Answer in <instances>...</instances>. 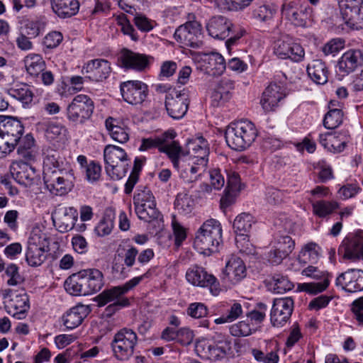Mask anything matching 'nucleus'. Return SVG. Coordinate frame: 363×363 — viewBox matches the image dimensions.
Returning <instances> with one entry per match:
<instances>
[{"label":"nucleus","instance_id":"42","mask_svg":"<svg viewBox=\"0 0 363 363\" xmlns=\"http://www.w3.org/2000/svg\"><path fill=\"white\" fill-rule=\"evenodd\" d=\"M254 223L252 215L242 213L238 215L233 222L235 232L240 235H245L250 231Z\"/></svg>","mask_w":363,"mask_h":363},{"label":"nucleus","instance_id":"4","mask_svg":"<svg viewBox=\"0 0 363 363\" xmlns=\"http://www.w3.org/2000/svg\"><path fill=\"white\" fill-rule=\"evenodd\" d=\"M169 159L174 167L178 170L179 177L186 184L196 182L206 170L207 166L204 160L197 161L186 157L179 145L174 148V152L171 153Z\"/></svg>","mask_w":363,"mask_h":363},{"label":"nucleus","instance_id":"35","mask_svg":"<svg viewBox=\"0 0 363 363\" xmlns=\"http://www.w3.org/2000/svg\"><path fill=\"white\" fill-rule=\"evenodd\" d=\"M9 94L21 101L23 105H28L33 101V92L26 84H16L8 91Z\"/></svg>","mask_w":363,"mask_h":363},{"label":"nucleus","instance_id":"46","mask_svg":"<svg viewBox=\"0 0 363 363\" xmlns=\"http://www.w3.org/2000/svg\"><path fill=\"white\" fill-rule=\"evenodd\" d=\"M123 262L128 267H132L136 264L138 250L129 243V240H123Z\"/></svg>","mask_w":363,"mask_h":363},{"label":"nucleus","instance_id":"5","mask_svg":"<svg viewBox=\"0 0 363 363\" xmlns=\"http://www.w3.org/2000/svg\"><path fill=\"white\" fill-rule=\"evenodd\" d=\"M74 179L73 170L69 167L54 170L47 168L43 171L45 185L55 196H63L69 193L74 186Z\"/></svg>","mask_w":363,"mask_h":363},{"label":"nucleus","instance_id":"59","mask_svg":"<svg viewBox=\"0 0 363 363\" xmlns=\"http://www.w3.org/2000/svg\"><path fill=\"white\" fill-rule=\"evenodd\" d=\"M194 333L189 328H183L177 330V340L183 345H189L194 340Z\"/></svg>","mask_w":363,"mask_h":363},{"label":"nucleus","instance_id":"34","mask_svg":"<svg viewBox=\"0 0 363 363\" xmlns=\"http://www.w3.org/2000/svg\"><path fill=\"white\" fill-rule=\"evenodd\" d=\"M294 308V301L291 298H276L271 309V317L290 318Z\"/></svg>","mask_w":363,"mask_h":363},{"label":"nucleus","instance_id":"54","mask_svg":"<svg viewBox=\"0 0 363 363\" xmlns=\"http://www.w3.org/2000/svg\"><path fill=\"white\" fill-rule=\"evenodd\" d=\"M133 21L137 28L144 32H148L154 27V22L143 14H137L134 17Z\"/></svg>","mask_w":363,"mask_h":363},{"label":"nucleus","instance_id":"38","mask_svg":"<svg viewBox=\"0 0 363 363\" xmlns=\"http://www.w3.org/2000/svg\"><path fill=\"white\" fill-rule=\"evenodd\" d=\"M206 69L209 75H220L225 69V62L223 57L217 52L209 55Z\"/></svg>","mask_w":363,"mask_h":363},{"label":"nucleus","instance_id":"9","mask_svg":"<svg viewBox=\"0 0 363 363\" xmlns=\"http://www.w3.org/2000/svg\"><path fill=\"white\" fill-rule=\"evenodd\" d=\"M136 333L128 328H123L114 336L112 350L115 357L121 361L128 360L134 352L137 343Z\"/></svg>","mask_w":363,"mask_h":363},{"label":"nucleus","instance_id":"28","mask_svg":"<svg viewBox=\"0 0 363 363\" xmlns=\"http://www.w3.org/2000/svg\"><path fill=\"white\" fill-rule=\"evenodd\" d=\"M50 3L53 12L61 18L74 16L79 9L77 0H50Z\"/></svg>","mask_w":363,"mask_h":363},{"label":"nucleus","instance_id":"1","mask_svg":"<svg viewBox=\"0 0 363 363\" xmlns=\"http://www.w3.org/2000/svg\"><path fill=\"white\" fill-rule=\"evenodd\" d=\"M104 276L97 269H86L70 275L65 282L66 291L73 296H89L104 285Z\"/></svg>","mask_w":363,"mask_h":363},{"label":"nucleus","instance_id":"61","mask_svg":"<svg viewBox=\"0 0 363 363\" xmlns=\"http://www.w3.org/2000/svg\"><path fill=\"white\" fill-rule=\"evenodd\" d=\"M40 28L37 22L28 21L22 28L21 33L30 38H35L39 35Z\"/></svg>","mask_w":363,"mask_h":363},{"label":"nucleus","instance_id":"14","mask_svg":"<svg viewBox=\"0 0 363 363\" xmlns=\"http://www.w3.org/2000/svg\"><path fill=\"white\" fill-rule=\"evenodd\" d=\"M186 280L192 285L199 287H209L211 294L217 296L220 291V284L216 278L208 274L203 267L194 266L186 273Z\"/></svg>","mask_w":363,"mask_h":363},{"label":"nucleus","instance_id":"18","mask_svg":"<svg viewBox=\"0 0 363 363\" xmlns=\"http://www.w3.org/2000/svg\"><path fill=\"white\" fill-rule=\"evenodd\" d=\"M143 276L134 277L122 286H114L110 289L105 290L96 297V301L99 306H105L110 301L119 298L130 289L136 286L143 279Z\"/></svg>","mask_w":363,"mask_h":363},{"label":"nucleus","instance_id":"19","mask_svg":"<svg viewBox=\"0 0 363 363\" xmlns=\"http://www.w3.org/2000/svg\"><path fill=\"white\" fill-rule=\"evenodd\" d=\"M208 34L213 38L224 40L233 31V25L230 19L223 16L212 17L206 25Z\"/></svg>","mask_w":363,"mask_h":363},{"label":"nucleus","instance_id":"10","mask_svg":"<svg viewBox=\"0 0 363 363\" xmlns=\"http://www.w3.org/2000/svg\"><path fill=\"white\" fill-rule=\"evenodd\" d=\"M190 103L188 92L183 90L173 89L165 96V108L167 114L173 119L182 118L187 112Z\"/></svg>","mask_w":363,"mask_h":363},{"label":"nucleus","instance_id":"44","mask_svg":"<svg viewBox=\"0 0 363 363\" xmlns=\"http://www.w3.org/2000/svg\"><path fill=\"white\" fill-rule=\"evenodd\" d=\"M174 208L181 213H189L194 208V200L187 194L179 193L174 201Z\"/></svg>","mask_w":363,"mask_h":363},{"label":"nucleus","instance_id":"11","mask_svg":"<svg viewBox=\"0 0 363 363\" xmlns=\"http://www.w3.org/2000/svg\"><path fill=\"white\" fill-rule=\"evenodd\" d=\"M94 108V102L88 96L79 94L68 105L67 116L69 121L82 123L91 117Z\"/></svg>","mask_w":363,"mask_h":363},{"label":"nucleus","instance_id":"48","mask_svg":"<svg viewBox=\"0 0 363 363\" xmlns=\"http://www.w3.org/2000/svg\"><path fill=\"white\" fill-rule=\"evenodd\" d=\"M294 246L295 242L288 235L279 236L276 244L282 256H289L294 250Z\"/></svg>","mask_w":363,"mask_h":363},{"label":"nucleus","instance_id":"51","mask_svg":"<svg viewBox=\"0 0 363 363\" xmlns=\"http://www.w3.org/2000/svg\"><path fill=\"white\" fill-rule=\"evenodd\" d=\"M6 274L9 277L7 284L10 286H16L23 281V277L18 273V267L14 264H9L6 269Z\"/></svg>","mask_w":363,"mask_h":363},{"label":"nucleus","instance_id":"12","mask_svg":"<svg viewBox=\"0 0 363 363\" xmlns=\"http://www.w3.org/2000/svg\"><path fill=\"white\" fill-rule=\"evenodd\" d=\"M174 39L184 46L198 48L203 45L201 25L189 21L180 26L174 32Z\"/></svg>","mask_w":363,"mask_h":363},{"label":"nucleus","instance_id":"15","mask_svg":"<svg viewBox=\"0 0 363 363\" xmlns=\"http://www.w3.org/2000/svg\"><path fill=\"white\" fill-rule=\"evenodd\" d=\"M124 101L133 105L143 103L147 96V86L140 81H128L121 84Z\"/></svg>","mask_w":363,"mask_h":363},{"label":"nucleus","instance_id":"27","mask_svg":"<svg viewBox=\"0 0 363 363\" xmlns=\"http://www.w3.org/2000/svg\"><path fill=\"white\" fill-rule=\"evenodd\" d=\"M234 87V81L226 77L221 79L211 94L212 105L219 106L228 101L231 97V91Z\"/></svg>","mask_w":363,"mask_h":363},{"label":"nucleus","instance_id":"58","mask_svg":"<svg viewBox=\"0 0 363 363\" xmlns=\"http://www.w3.org/2000/svg\"><path fill=\"white\" fill-rule=\"evenodd\" d=\"M101 174V166L94 162H91L86 167V179L91 182L96 181Z\"/></svg>","mask_w":363,"mask_h":363},{"label":"nucleus","instance_id":"6","mask_svg":"<svg viewBox=\"0 0 363 363\" xmlns=\"http://www.w3.org/2000/svg\"><path fill=\"white\" fill-rule=\"evenodd\" d=\"M23 126L18 119L9 117H0V150L4 153H10L19 142Z\"/></svg>","mask_w":363,"mask_h":363},{"label":"nucleus","instance_id":"49","mask_svg":"<svg viewBox=\"0 0 363 363\" xmlns=\"http://www.w3.org/2000/svg\"><path fill=\"white\" fill-rule=\"evenodd\" d=\"M274 291L277 294H282L294 288V284L286 277L280 274L272 277Z\"/></svg>","mask_w":363,"mask_h":363},{"label":"nucleus","instance_id":"13","mask_svg":"<svg viewBox=\"0 0 363 363\" xmlns=\"http://www.w3.org/2000/svg\"><path fill=\"white\" fill-rule=\"evenodd\" d=\"M177 133L174 130H167L160 136L154 138H143L141 145L139 147L140 151H147L157 148L160 152L167 155L169 158L171 153L174 152V148L177 147L179 143L177 141L169 142L174 139Z\"/></svg>","mask_w":363,"mask_h":363},{"label":"nucleus","instance_id":"52","mask_svg":"<svg viewBox=\"0 0 363 363\" xmlns=\"http://www.w3.org/2000/svg\"><path fill=\"white\" fill-rule=\"evenodd\" d=\"M187 313L191 318H205L208 315V309L203 303H194L189 306Z\"/></svg>","mask_w":363,"mask_h":363},{"label":"nucleus","instance_id":"29","mask_svg":"<svg viewBox=\"0 0 363 363\" xmlns=\"http://www.w3.org/2000/svg\"><path fill=\"white\" fill-rule=\"evenodd\" d=\"M281 87L276 84L269 85L262 94L261 104L266 111H271L284 98Z\"/></svg>","mask_w":363,"mask_h":363},{"label":"nucleus","instance_id":"17","mask_svg":"<svg viewBox=\"0 0 363 363\" xmlns=\"http://www.w3.org/2000/svg\"><path fill=\"white\" fill-rule=\"evenodd\" d=\"M302 274L315 279H323L318 283H304L298 286L301 291H306L310 294H317L323 291L329 285V280L327 274L320 271L318 267L308 266L302 271Z\"/></svg>","mask_w":363,"mask_h":363},{"label":"nucleus","instance_id":"45","mask_svg":"<svg viewBox=\"0 0 363 363\" xmlns=\"http://www.w3.org/2000/svg\"><path fill=\"white\" fill-rule=\"evenodd\" d=\"M338 208L335 201H318L313 203V212L319 217H325Z\"/></svg>","mask_w":363,"mask_h":363},{"label":"nucleus","instance_id":"60","mask_svg":"<svg viewBox=\"0 0 363 363\" xmlns=\"http://www.w3.org/2000/svg\"><path fill=\"white\" fill-rule=\"evenodd\" d=\"M253 0H223V4L228 10H242L248 6Z\"/></svg>","mask_w":363,"mask_h":363},{"label":"nucleus","instance_id":"53","mask_svg":"<svg viewBox=\"0 0 363 363\" xmlns=\"http://www.w3.org/2000/svg\"><path fill=\"white\" fill-rule=\"evenodd\" d=\"M63 36L60 32L52 31L46 35L43 43L48 48H55L62 41Z\"/></svg>","mask_w":363,"mask_h":363},{"label":"nucleus","instance_id":"64","mask_svg":"<svg viewBox=\"0 0 363 363\" xmlns=\"http://www.w3.org/2000/svg\"><path fill=\"white\" fill-rule=\"evenodd\" d=\"M76 340L73 335L62 334L55 337V344L58 349H63Z\"/></svg>","mask_w":363,"mask_h":363},{"label":"nucleus","instance_id":"62","mask_svg":"<svg viewBox=\"0 0 363 363\" xmlns=\"http://www.w3.org/2000/svg\"><path fill=\"white\" fill-rule=\"evenodd\" d=\"M360 190L356 184H347L341 187L338 191L340 196L343 199L353 197Z\"/></svg>","mask_w":363,"mask_h":363},{"label":"nucleus","instance_id":"21","mask_svg":"<svg viewBox=\"0 0 363 363\" xmlns=\"http://www.w3.org/2000/svg\"><path fill=\"white\" fill-rule=\"evenodd\" d=\"M10 172L17 182L25 186L33 184L37 177L35 168L23 161L13 162Z\"/></svg>","mask_w":363,"mask_h":363},{"label":"nucleus","instance_id":"22","mask_svg":"<svg viewBox=\"0 0 363 363\" xmlns=\"http://www.w3.org/2000/svg\"><path fill=\"white\" fill-rule=\"evenodd\" d=\"M339 70L345 74L354 72L363 65V50L350 49L345 52L338 61Z\"/></svg>","mask_w":363,"mask_h":363},{"label":"nucleus","instance_id":"16","mask_svg":"<svg viewBox=\"0 0 363 363\" xmlns=\"http://www.w3.org/2000/svg\"><path fill=\"white\" fill-rule=\"evenodd\" d=\"M337 286L350 293L363 290V271L351 269L340 274L335 281Z\"/></svg>","mask_w":363,"mask_h":363},{"label":"nucleus","instance_id":"8","mask_svg":"<svg viewBox=\"0 0 363 363\" xmlns=\"http://www.w3.org/2000/svg\"><path fill=\"white\" fill-rule=\"evenodd\" d=\"M133 203L135 213L140 220L150 222L158 218L160 213L156 209L155 197L147 188L137 190L133 197Z\"/></svg>","mask_w":363,"mask_h":363},{"label":"nucleus","instance_id":"3","mask_svg":"<svg viewBox=\"0 0 363 363\" xmlns=\"http://www.w3.org/2000/svg\"><path fill=\"white\" fill-rule=\"evenodd\" d=\"M222 241V227L220 222L216 219H209L198 230L194 245L201 253L210 255L218 252Z\"/></svg>","mask_w":363,"mask_h":363},{"label":"nucleus","instance_id":"25","mask_svg":"<svg viewBox=\"0 0 363 363\" xmlns=\"http://www.w3.org/2000/svg\"><path fill=\"white\" fill-rule=\"evenodd\" d=\"M184 154L189 160H204L208 164L209 151L207 142L202 136L188 140L186 152Z\"/></svg>","mask_w":363,"mask_h":363},{"label":"nucleus","instance_id":"30","mask_svg":"<svg viewBox=\"0 0 363 363\" xmlns=\"http://www.w3.org/2000/svg\"><path fill=\"white\" fill-rule=\"evenodd\" d=\"M307 73L311 80L317 84H324L328 82V70L321 60L311 62L307 66Z\"/></svg>","mask_w":363,"mask_h":363},{"label":"nucleus","instance_id":"31","mask_svg":"<svg viewBox=\"0 0 363 363\" xmlns=\"http://www.w3.org/2000/svg\"><path fill=\"white\" fill-rule=\"evenodd\" d=\"M283 13L286 18L296 26H306L310 18V12L307 9H296L289 6H284Z\"/></svg>","mask_w":363,"mask_h":363},{"label":"nucleus","instance_id":"24","mask_svg":"<svg viewBox=\"0 0 363 363\" xmlns=\"http://www.w3.org/2000/svg\"><path fill=\"white\" fill-rule=\"evenodd\" d=\"M246 276L244 262L239 257H232L226 264L223 272L222 279L231 284H236Z\"/></svg>","mask_w":363,"mask_h":363},{"label":"nucleus","instance_id":"32","mask_svg":"<svg viewBox=\"0 0 363 363\" xmlns=\"http://www.w3.org/2000/svg\"><path fill=\"white\" fill-rule=\"evenodd\" d=\"M105 167H109L114 163H121L128 160V155L125 150L118 146L108 145L104 150Z\"/></svg>","mask_w":363,"mask_h":363},{"label":"nucleus","instance_id":"41","mask_svg":"<svg viewBox=\"0 0 363 363\" xmlns=\"http://www.w3.org/2000/svg\"><path fill=\"white\" fill-rule=\"evenodd\" d=\"M26 258L30 266L38 267L44 262L46 254L43 247L32 244L28 247Z\"/></svg>","mask_w":363,"mask_h":363},{"label":"nucleus","instance_id":"47","mask_svg":"<svg viewBox=\"0 0 363 363\" xmlns=\"http://www.w3.org/2000/svg\"><path fill=\"white\" fill-rule=\"evenodd\" d=\"M128 164L125 162L114 163L109 167H105L106 172L113 180H119L125 176L128 169Z\"/></svg>","mask_w":363,"mask_h":363},{"label":"nucleus","instance_id":"39","mask_svg":"<svg viewBox=\"0 0 363 363\" xmlns=\"http://www.w3.org/2000/svg\"><path fill=\"white\" fill-rule=\"evenodd\" d=\"M257 329L253 319L240 320L230 326V333L235 337H245L251 335Z\"/></svg>","mask_w":363,"mask_h":363},{"label":"nucleus","instance_id":"56","mask_svg":"<svg viewBox=\"0 0 363 363\" xmlns=\"http://www.w3.org/2000/svg\"><path fill=\"white\" fill-rule=\"evenodd\" d=\"M118 22L120 25H121L122 31L125 35H130L131 39L134 41H137L138 40V36L135 33L134 28L130 25L125 15L119 16Z\"/></svg>","mask_w":363,"mask_h":363},{"label":"nucleus","instance_id":"2","mask_svg":"<svg viewBox=\"0 0 363 363\" xmlns=\"http://www.w3.org/2000/svg\"><path fill=\"white\" fill-rule=\"evenodd\" d=\"M257 136V130L255 125L247 120L231 123L225 133L228 145L238 151H242L250 147Z\"/></svg>","mask_w":363,"mask_h":363},{"label":"nucleus","instance_id":"23","mask_svg":"<svg viewBox=\"0 0 363 363\" xmlns=\"http://www.w3.org/2000/svg\"><path fill=\"white\" fill-rule=\"evenodd\" d=\"M118 60L123 67L137 71H143L149 65V57L147 55L126 48L121 50Z\"/></svg>","mask_w":363,"mask_h":363},{"label":"nucleus","instance_id":"57","mask_svg":"<svg viewBox=\"0 0 363 363\" xmlns=\"http://www.w3.org/2000/svg\"><path fill=\"white\" fill-rule=\"evenodd\" d=\"M210 179L214 189L220 190L224 186V177L219 169H213L210 172Z\"/></svg>","mask_w":363,"mask_h":363},{"label":"nucleus","instance_id":"7","mask_svg":"<svg viewBox=\"0 0 363 363\" xmlns=\"http://www.w3.org/2000/svg\"><path fill=\"white\" fill-rule=\"evenodd\" d=\"M231 348V342L223 336H218L213 340L199 339L195 345V350L199 357L212 361L223 358L230 353Z\"/></svg>","mask_w":363,"mask_h":363},{"label":"nucleus","instance_id":"50","mask_svg":"<svg viewBox=\"0 0 363 363\" xmlns=\"http://www.w3.org/2000/svg\"><path fill=\"white\" fill-rule=\"evenodd\" d=\"M293 40L286 38V39L278 40L275 43L274 52L281 58L286 59L289 55Z\"/></svg>","mask_w":363,"mask_h":363},{"label":"nucleus","instance_id":"55","mask_svg":"<svg viewBox=\"0 0 363 363\" xmlns=\"http://www.w3.org/2000/svg\"><path fill=\"white\" fill-rule=\"evenodd\" d=\"M91 327L93 332L99 333L100 335H104L112 330L108 319H96L92 323Z\"/></svg>","mask_w":363,"mask_h":363},{"label":"nucleus","instance_id":"40","mask_svg":"<svg viewBox=\"0 0 363 363\" xmlns=\"http://www.w3.org/2000/svg\"><path fill=\"white\" fill-rule=\"evenodd\" d=\"M24 62L28 73L32 76H38L45 70V63L40 55H28Z\"/></svg>","mask_w":363,"mask_h":363},{"label":"nucleus","instance_id":"43","mask_svg":"<svg viewBox=\"0 0 363 363\" xmlns=\"http://www.w3.org/2000/svg\"><path fill=\"white\" fill-rule=\"evenodd\" d=\"M342 117L341 108H331L324 117L323 125L328 129H335L342 123Z\"/></svg>","mask_w":363,"mask_h":363},{"label":"nucleus","instance_id":"20","mask_svg":"<svg viewBox=\"0 0 363 363\" xmlns=\"http://www.w3.org/2000/svg\"><path fill=\"white\" fill-rule=\"evenodd\" d=\"M91 80L99 82L106 79L111 72V64L108 60L95 59L89 61L82 69Z\"/></svg>","mask_w":363,"mask_h":363},{"label":"nucleus","instance_id":"63","mask_svg":"<svg viewBox=\"0 0 363 363\" xmlns=\"http://www.w3.org/2000/svg\"><path fill=\"white\" fill-rule=\"evenodd\" d=\"M330 301V298L328 296L321 295L311 301L308 308L311 310L318 311L325 307Z\"/></svg>","mask_w":363,"mask_h":363},{"label":"nucleus","instance_id":"37","mask_svg":"<svg viewBox=\"0 0 363 363\" xmlns=\"http://www.w3.org/2000/svg\"><path fill=\"white\" fill-rule=\"evenodd\" d=\"M77 212L73 208H69L57 218L58 230L61 233L68 232L74 228L77 220Z\"/></svg>","mask_w":363,"mask_h":363},{"label":"nucleus","instance_id":"26","mask_svg":"<svg viewBox=\"0 0 363 363\" xmlns=\"http://www.w3.org/2000/svg\"><path fill=\"white\" fill-rule=\"evenodd\" d=\"M339 253L342 254L345 259L363 258V235H355L345 240L339 248Z\"/></svg>","mask_w":363,"mask_h":363},{"label":"nucleus","instance_id":"33","mask_svg":"<svg viewBox=\"0 0 363 363\" xmlns=\"http://www.w3.org/2000/svg\"><path fill=\"white\" fill-rule=\"evenodd\" d=\"M320 247L314 242H310L304 245L298 255V259L301 262L316 263L321 256Z\"/></svg>","mask_w":363,"mask_h":363},{"label":"nucleus","instance_id":"36","mask_svg":"<svg viewBox=\"0 0 363 363\" xmlns=\"http://www.w3.org/2000/svg\"><path fill=\"white\" fill-rule=\"evenodd\" d=\"M105 123L113 140L119 143H125L129 140V135L127 130L120 126L116 119L109 117L106 120Z\"/></svg>","mask_w":363,"mask_h":363}]
</instances>
